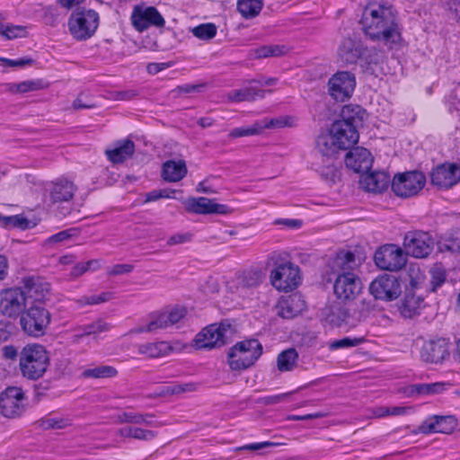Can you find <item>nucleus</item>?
Returning <instances> with one entry per match:
<instances>
[{
	"label": "nucleus",
	"mask_w": 460,
	"mask_h": 460,
	"mask_svg": "<svg viewBox=\"0 0 460 460\" xmlns=\"http://www.w3.org/2000/svg\"><path fill=\"white\" fill-rule=\"evenodd\" d=\"M359 22L366 36L372 40L395 44L401 40L397 12L387 3H369Z\"/></svg>",
	"instance_id": "1"
},
{
	"label": "nucleus",
	"mask_w": 460,
	"mask_h": 460,
	"mask_svg": "<svg viewBox=\"0 0 460 460\" xmlns=\"http://www.w3.org/2000/svg\"><path fill=\"white\" fill-rule=\"evenodd\" d=\"M356 118L341 117L316 137L315 149L322 157L328 159L335 157L340 151L350 149L358 142L359 134L355 125Z\"/></svg>",
	"instance_id": "2"
},
{
	"label": "nucleus",
	"mask_w": 460,
	"mask_h": 460,
	"mask_svg": "<svg viewBox=\"0 0 460 460\" xmlns=\"http://www.w3.org/2000/svg\"><path fill=\"white\" fill-rule=\"evenodd\" d=\"M49 364V351L41 344L29 343L20 352L19 368L22 376L29 380L42 377Z\"/></svg>",
	"instance_id": "3"
},
{
	"label": "nucleus",
	"mask_w": 460,
	"mask_h": 460,
	"mask_svg": "<svg viewBox=\"0 0 460 460\" xmlns=\"http://www.w3.org/2000/svg\"><path fill=\"white\" fill-rule=\"evenodd\" d=\"M51 323V314L40 304H33L20 316L22 330L29 336L40 338L45 335Z\"/></svg>",
	"instance_id": "4"
},
{
	"label": "nucleus",
	"mask_w": 460,
	"mask_h": 460,
	"mask_svg": "<svg viewBox=\"0 0 460 460\" xmlns=\"http://www.w3.org/2000/svg\"><path fill=\"white\" fill-rule=\"evenodd\" d=\"M259 358V340L246 339L234 345L227 356L232 370L246 369Z\"/></svg>",
	"instance_id": "5"
},
{
	"label": "nucleus",
	"mask_w": 460,
	"mask_h": 460,
	"mask_svg": "<svg viewBox=\"0 0 460 460\" xmlns=\"http://www.w3.org/2000/svg\"><path fill=\"white\" fill-rule=\"evenodd\" d=\"M98 25L99 14L92 9L76 11L71 14L68 20L69 31L78 40L90 39Z\"/></svg>",
	"instance_id": "6"
},
{
	"label": "nucleus",
	"mask_w": 460,
	"mask_h": 460,
	"mask_svg": "<svg viewBox=\"0 0 460 460\" xmlns=\"http://www.w3.org/2000/svg\"><path fill=\"white\" fill-rule=\"evenodd\" d=\"M270 283L279 291H293L301 283L299 267L290 261L277 265L270 272Z\"/></svg>",
	"instance_id": "7"
},
{
	"label": "nucleus",
	"mask_w": 460,
	"mask_h": 460,
	"mask_svg": "<svg viewBox=\"0 0 460 460\" xmlns=\"http://www.w3.org/2000/svg\"><path fill=\"white\" fill-rule=\"evenodd\" d=\"M425 175L418 171H411L394 175L391 182L394 193L401 198L412 197L423 189Z\"/></svg>",
	"instance_id": "8"
},
{
	"label": "nucleus",
	"mask_w": 460,
	"mask_h": 460,
	"mask_svg": "<svg viewBox=\"0 0 460 460\" xmlns=\"http://www.w3.org/2000/svg\"><path fill=\"white\" fill-rule=\"evenodd\" d=\"M26 401L22 388L7 387L0 394V414L8 419L21 417L26 411Z\"/></svg>",
	"instance_id": "9"
},
{
	"label": "nucleus",
	"mask_w": 460,
	"mask_h": 460,
	"mask_svg": "<svg viewBox=\"0 0 460 460\" xmlns=\"http://www.w3.org/2000/svg\"><path fill=\"white\" fill-rule=\"evenodd\" d=\"M26 295L20 288H10L0 292V313L2 315L16 319L26 308Z\"/></svg>",
	"instance_id": "10"
},
{
	"label": "nucleus",
	"mask_w": 460,
	"mask_h": 460,
	"mask_svg": "<svg viewBox=\"0 0 460 460\" xmlns=\"http://www.w3.org/2000/svg\"><path fill=\"white\" fill-rule=\"evenodd\" d=\"M406 253L396 244L380 247L374 256L376 266L382 270L397 271L406 264Z\"/></svg>",
	"instance_id": "11"
},
{
	"label": "nucleus",
	"mask_w": 460,
	"mask_h": 460,
	"mask_svg": "<svg viewBox=\"0 0 460 460\" xmlns=\"http://www.w3.org/2000/svg\"><path fill=\"white\" fill-rule=\"evenodd\" d=\"M361 289V280L356 274L353 272L338 273L333 284L334 295L338 300L344 303L351 302L360 294Z\"/></svg>",
	"instance_id": "12"
},
{
	"label": "nucleus",
	"mask_w": 460,
	"mask_h": 460,
	"mask_svg": "<svg viewBox=\"0 0 460 460\" xmlns=\"http://www.w3.org/2000/svg\"><path fill=\"white\" fill-rule=\"evenodd\" d=\"M356 84V76L353 73L339 71L329 79L328 93L335 101L343 102L350 98Z\"/></svg>",
	"instance_id": "13"
},
{
	"label": "nucleus",
	"mask_w": 460,
	"mask_h": 460,
	"mask_svg": "<svg viewBox=\"0 0 460 460\" xmlns=\"http://www.w3.org/2000/svg\"><path fill=\"white\" fill-rule=\"evenodd\" d=\"M434 246L431 235L424 231H410L403 239V248L406 255L415 258L428 257Z\"/></svg>",
	"instance_id": "14"
},
{
	"label": "nucleus",
	"mask_w": 460,
	"mask_h": 460,
	"mask_svg": "<svg viewBox=\"0 0 460 460\" xmlns=\"http://www.w3.org/2000/svg\"><path fill=\"white\" fill-rule=\"evenodd\" d=\"M369 291L376 299L393 301L401 295L402 288L395 276L384 274L370 283Z\"/></svg>",
	"instance_id": "15"
},
{
	"label": "nucleus",
	"mask_w": 460,
	"mask_h": 460,
	"mask_svg": "<svg viewBox=\"0 0 460 460\" xmlns=\"http://www.w3.org/2000/svg\"><path fill=\"white\" fill-rule=\"evenodd\" d=\"M449 356L450 342L445 338L425 341L420 349V358L427 364H442Z\"/></svg>",
	"instance_id": "16"
},
{
	"label": "nucleus",
	"mask_w": 460,
	"mask_h": 460,
	"mask_svg": "<svg viewBox=\"0 0 460 460\" xmlns=\"http://www.w3.org/2000/svg\"><path fill=\"white\" fill-rule=\"evenodd\" d=\"M131 22L134 28L142 32L150 26L164 27L165 21L154 6L136 5L131 13Z\"/></svg>",
	"instance_id": "17"
},
{
	"label": "nucleus",
	"mask_w": 460,
	"mask_h": 460,
	"mask_svg": "<svg viewBox=\"0 0 460 460\" xmlns=\"http://www.w3.org/2000/svg\"><path fill=\"white\" fill-rule=\"evenodd\" d=\"M226 325L210 324L195 336L193 346L197 349H211L221 347L226 344Z\"/></svg>",
	"instance_id": "18"
},
{
	"label": "nucleus",
	"mask_w": 460,
	"mask_h": 460,
	"mask_svg": "<svg viewBox=\"0 0 460 460\" xmlns=\"http://www.w3.org/2000/svg\"><path fill=\"white\" fill-rule=\"evenodd\" d=\"M456 424V420L452 415H432L421 422L416 433L424 435L432 433L449 434L455 430Z\"/></svg>",
	"instance_id": "19"
},
{
	"label": "nucleus",
	"mask_w": 460,
	"mask_h": 460,
	"mask_svg": "<svg viewBox=\"0 0 460 460\" xmlns=\"http://www.w3.org/2000/svg\"><path fill=\"white\" fill-rule=\"evenodd\" d=\"M460 180L459 168L456 164H443L437 166L430 173V181L440 189H448Z\"/></svg>",
	"instance_id": "20"
},
{
	"label": "nucleus",
	"mask_w": 460,
	"mask_h": 460,
	"mask_svg": "<svg viewBox=\"0 0 460 460\" xmlns=\"http://www.w3.org/2000/svg\"><path fill=\"white\" fill-rule=\"evenodd\" d=\"M77 188L73 181L66 178H58L51 181L46 191L52 204L70 201Z\"/></svg>",
	"instance_id": "21"
},
{
	"label": "nucleus",
	"mask_w": 460,
	"mask_h": 460,
	"mask_svg": "<svg viewBox=\"0 0 460 460\" xmlns=\"http://www.w3.org/2000/svg\"><path fill=\"white\" fill-rule=\"evenodd\" d=\"M390 175L383 171H374L363 173L359 184L363 190L373 193H382L391 185Z\"/></svg>",
	"instance_id": "22"
},
{
	"label": "nucleus",
	"mask_w": 460,
	"mask_h": 460,
	"mask_svg": "<svg viewBox=\"0 0 460 460\" xmlns=\"http://www.w3.org/2000/svg\"><path fill=\"white\" fill-rule=\"evenodd\" d=\"M373 164L370 152L361 146L352 148L345 156V164L355 172H368Z\"/></svg>",
	"instance_id": "23"
},
{
	"label": "nucleus",
	"mask_w": 460,
	"mask_h": 460,
	"mask_svg": "<svg viewBox=\"0 0 460 460\" xmlns=\"http://www.w3.org/2000/svg\"><path fill=\"white\" fill-rule=\"evenodd\" d=\"M186 208L196 214H226L228 211L226 205L218 204L205 197L189 199L186 201Z\"/></svg>",
	"instance_id": "24"
},
{
	"label": "nucleus",
	"mask_w": 460,
	"mask_h": 460,
	"mask_svg": "<svg viewBox=\"0 0 460 460\" xmlns=\"http://www.w3.org/2000/svg\"><path fill=\"white\" fill-rule=\"evenodd\" d=\"M305 308V303L297 294L281 297L277 304V314L284 319H291Z\"/></svg>",
	"instance_id": "25"
},
{
	"label": "nucleus",
	"mask_w": 460,
	"mask_h": 460,
	"mask_svg": "<svg viewBox=\"0 0 460 460\" xmlns=\"http://www.w3.org/2000/svg\"><path fill=\"white\" fill-rule=\"evenodd\" d=\"M363 44L351 38H344L338 48L339 59L347 64L354 65L362 56Z\"/></svg>",
	"instance_id": "26"
},
{
	"label": "nucleus",
	"mask_w": 460,
	"mask_h": 460,
	"mask_svg": "<svg viewBox=\"0 0 460 460\" xmlns=\"http://www.w3.org/2000/svg\"><path fill=\"white\" fill-rule=\"evenodd\" d=\"M24 293L36 302H40L49 294L50 285L40 277H28L22 279Z\"/></svg>",
	"instance_id": "27"
},
{
	"label": "nucleus",
	"mask_w": 460,
	"mask_h": 460,
	"mask_svg": "<svg viewBox=\"0 0 460 460\" xmlns=\"http://www.w3.org/2000/svg\"><path fill=\"white\" fill-rule=\"evenodd\" d=\"M135 144L130 139H123L116 142L114 146L107 149V158L113 164H121L133 155Z\"/></svg>",
	"instance_id": "28"
},
{
	"label": "nucleus",
	"mask_w": 460,
	"mask_h": 460,
	"mask_svg": "<svg viewBox=\"0 0 460 460\" xmlns=\"http://www.w3.org/2000/svg\"><path fill=\"white\" fill-rule=\"evenodd\" d=\"M188 172L184 160H167L162 165L161 176L167 182H178Z\"/></svg>",
	"instance_id": "29"
},
{
	"label": "nucleus",
	"mask_w": 460,
	"mask_h": 460,
	"mask_svg": "<svg viewBox=\"0 0 460 460\" xmlns=\"http://www.w3.org/2000/svg\"><path fill=\"white\" fill-rule=\"evenodd\" d=\"M73 424V419L69 415L49 413L36 420L35 425L43 429H64Z\"/></svg>",
	"instance_id": "30"
},
{
	"label": "nucleus",
	"mask_w": 460,
	"mask_h": 460,
	"mask_svg": "<svg viewBox=\"0 0 460 460\" xmlns=\"http://www.w3.org/2000/svg\"><path fill=\"white\" fill-rule=\"evenodd\" d=\"M138 353L148 358H161L167 356L172 351V347L167 341H156L137 346Z\"/></svg>",
	"instance_id": "31"
},
{
	"label": "nucleus",
	"mask_w": 460,
	"mask_h": 460,
	"mask_svg": "<svg viewBox=\"0 0 460 460\" xmlns=\"http://www.w3.org/2000/svg\"><path fill=\"white\" fill-rule=\"evenodd\" d=\"M358 266L355 254L352 252H340L333 261V270L335 272H352Z\"/></svg>",
	"instance_id": "32"
},
{
	"label": "nucleus",
	"mask_w": 460,
	"mask_h": 460,
	"mask_svg": "<svg viewBox=\"0 0 460 460\" xmlns=\"http://www.w3.org/2000/svg\"><path fill=\"white\" fill-rule=\"evenodd\" d=\"M441 252H460V230L456 229L447 234L438 243Z\"/></svg>",
	"instance_id": "33"
},
{
	"label": "nucleus",
	"mask_w": 460,
	"mask_h": 460,
	"mask_svg": "<svg viewBox=\"0 0 460 460\" xmlns=\"http://www.w3.org/2000/svg\"><path fill=\"white\" fill-rule=\"evenodd\" d=\"M423 299L420 296H416L413 294H406L401 305V313L404 317H412L418 314Z\"/></svg>",
	"instance_id": "34"
},
{
	"label": "nucleus",
	"mask_w": 460,
	"mask_h": 460,
	"mask_svg": "<svg viewBox=\"0 0 460 460\" xmlns=\"http://www.w3.org/2000/svg\"><path fill=\"white\" fill-rule=\"evenodd\" d=\"M252 85L241 89H234L228 93V98L232 102H243L254 100L258 93L257 82L253 81Z\"/></svg>",
	"instance_id": "35"
},
{
	"label": "nucleus",
	"mask_w": 460,
	"mask_h": 460,
	"mask_svg": "<svg viewBox=\"0 0 460 460\" xmlns=\"http://www.w3.org/2000/svg\"><path fill=\"white\" fill-rule=\"evenodd\" d=\"M48 86L42 79L26 80L18 84H12L9 90L13 93H26L44 89Z\"/></svg>",
	"instance_id": "36"
},
{
	"label": "nucleus",
	"mask_w": 460,
	"mask_h": 460,
	"mask_svg": "<svg viewBox=\"0 0 460 460\" xmlns=\"http://www.w3.org/2000/svg\"><path fill=\"white\" fill-rule=\"evenodd\" d=\"M118 433L123 438H132L138 440H152L156 437L153 430L143 429L137 427H124L118 430Z\"/></svg>",
	"instance_id": "37"
},
{
	"label": "nucleus",
	"mask_w": 460,
	"mask_h": 460,
	"mask_svg": "<svg viewBox=\"0 0 460 460\" xmlns=\"http://www.w3.org/2000/svg\"><path fill=\"white\" fill-rule=\"evenodd\" d=\"M118 371L111 366H98L84 370L81 376L84 378H111L116 376Z\"/></svg>",
	"instance_id": "38"
},
{
	"label": "nucleus",
	"mask_w": 460,
	"mask_h": 460,
	"mask_svg": "<svg viewBox=\"0 0 460 460\" xmlns=\"http://www.w3.org/2000/svg\"><path fill=\"white\" fill-rule=\"evenodd\" d=\"M450 386V383L436 382L430 384H417L414 385L413 389L418 394L431 395L441 394Z\"/></svg>",
	"instance_id": "39"
},
{
	"label": "nucleus",
	"mask_w": 460,
	"mask_h": 460,
	"mask_svg": "<svg viewBox=\"0 0 460 460\" xmlns=\"http://www.w3.org/2000/svg\"><path fill=\"white\" fill-rule=\"evenodd\" d=\"M298 354L295 349L282 351L278 357V367L280 371H290L296 366Z\"/></svg>",
	"instance_id": "40"
},
{
	"label": "nucleus",
	"mask_w": 460,
	"mask_h": 460,
	"mask_svg": "<svg viewBox=\"0 0 460 460\" xmlns=\"http://www.w3.org/2000/svg\"><path fill=\"white\" fill-rule=\"evenodd\" d=\"M168 322L166 320L164 313L158 314L152 317V320L146 327H139L133 329L129 332V333H141V332H154L158 329L167 328Z\"/></svg>",
	"instance_id": "41"
},
{
	"label": "nucleus",
	"mask_w": 460,
	"mask_h": 460,
	"mask_svg": "<svg viewBox=\"0 0 460 460\" xmlns=\"http://www.w3.org/2000/svg\"><path fill=\"white\" fill-rule=\"evenodd\" d=\"M359 59L367 66V69H370L372 66H377L383 62L384 54L376 48L367 49L363 47L362 56Z\"/></svg>",
	"instance_id": "42"
},
{
	"label": "nucleus",
	"mask_w": 460,
	"mask_h": 460,
	"mask_svg": "<svg viewBox=\"0 0 460 460\" xmlns=\"http://www.w3.org/2000/svg\"><path fill=\"white\" fill-rule=\"evenodd\" d=\"M237 10L245 19L254 18L259 14V0H237Z\"/></svg>",
	"instance_id": "43"
},
{
	"label": "nucleus",
	"mask_w": 460,
	"mask_h": 460,
	"mask_svg": "<svg viewBox=\"0 0 460 460\" xmlns=\"http://www.w3.org/2000/svg\"><path fill=\"white\" fill-rule=\"evenodd\" d=\"M111 329V326L103 322L102 320H97L89 324H85L79 328L82 332H79L75 335V338H83L84 336H89L92 334H97L101 332H107Z\"/></svg>",
	"instance_id": "44"
},
{
	"label": "nucleus",
	"mask_w": 460,
	"mask_h": 460,
	"mask_svg": "<svg viewBox=\"0 0 460 460\" xmlns=\"http://www.w3.org/2000/svg\"><path fill=\"white\" fill-rule=\"evenodd\" d=\"M323 163H326L324 165H317L315 171L326 181H335L337 178V170L333 164L334 157L328 159L327 157H323Z\"/></svg>",
	"instance_id": "45"
},
{
	"label": "nucleus",
	"mask_w": 460,
	"mask_h": 460,
	"mask_svg": "<svg viewBox=\"0 0 460 460\" xmlns=\"http://www.w3.org/2000/svg\"><path fill=\"white\" fill-rule=\"evenodd\" d=\"M217 26L214 23H203L191 29L192 34L203 40L213 39L217 34Z\"/></svg>",
	"instance_id": "46"
},
{
	"label": "nucleus",
	"mask_w": 460,
	"mask_h": 460,
	"mask_svg": "<svg viewBox=\"0 0 460 460\" xmlns=\"http://www.w3.org/2000/svg\"><path fill=\"white\" fill-rule=\"evenodd\" d=\"M329 313H326L328 320L332 323H340L346 322L349 318V312L341 308L339 304H333L326 308Z\"/></svg>",
	"instance_id": "47"
},
{
	"label": "nucleus",
	"mask_w": 460,
	"mask_h": 460,
	"mask_svg": "<svg viewBox=\"0 0 460 460\" xmlns=\"http://www.w3.org/2000/svg\"><path fill=\"white\" fill-rule=\"evenodd\" d=\"M431 290L436 291L445 282L447 274L441 264H435L429 270Z\"/></svg>",
	"instance_id": "48"
},
{
	"label": "nucleus",
	"mask_w": 460,
	"mask_h": 460,
	"mask_svg": "<svg viewBox=\"0 0 460 460\" xmlns=\"http://www.w3.org/2000/svg\"><path fill=\"white\" fill-rule=\"evenodd\" d=\"M296 117H273L265 123L267 128H282L296 126Z\"/></svg>",
	"instance_id": "49"
},
{
	"label": "nucleus",
	"mask_w": 460,
	"mask_h": 460,
	"mask_svg": "<svg viewBox=\"0 0 460 460\" xmlns=\"http://www.w3.org/2000/svg\"><path fill=\"white\" fill-rule=\"evenodd\" d=\"M363 342L362 338H350L345 337L341 340L333 341L330 343L329 348L331 350H337L345 348L356 347Z\"/></svg>",
	"instance_id": "50"
},
{
	"label": "nucleus",
	"mask_w": 460,
	"mask_h": 460,
	"mask_svg": "<svg viewBox=\"0 0 460 460\" xmlns=\"http://www.w3.org/2000/svg\"><path fill=\"white\" fill-rule=\"evenodd\" d=\"M288 52L285 45H267L261 46V58L280 57Z\"/></svg>",
	"instance_id": "51"
},
{
	"label": "nucleus",
	"mask_w": 460,
	"mask_h": 460,
	"mask_svg": "<svg viewBox=\"0 0 460 460\" xmlns=\"http://www.w3.org/2000/svg\"><path fill=\"white\" fill-rule=\"evenodd\" d=\"M25 28L20 25L6 23L1 36L6 40H13L25 35Z\"/></svg>",
	"instance_id": "52"
},
{
	"label": "nucleus",
	"mask_w": 460,
	"mask_h": 460,
	"mask_svg": "<svg viewBox=\"0 0 460 460\" xmlns=\"http://www.w3.org/2000/svg\"><path fill=\"white\" fill-rule=\"evenodd\" d=\"M112 295L110 292H103L100 295L82 296L79 299L81 305H98L109 301Z\"/></svg>",
	"instance_id": "53"
},
{
	"label": "nucleus",
	"mask_w": 460,
	"mask_h": 460,
	"mask_svg": "<svg viewBox=\"0 0 460 460\" xmlns=\"http://www.w3.org/2000/svg\"><path fill=\"white\" fill-rule=\"evenodd\" d=\"M199 385L197 383L176 384L167 387V393L171 394H180L182 393H190L197 391Z\"/></svg>",
	"instance_id": "54"
},
{
	"label": "nucleus",
	"mask_w": 460,
	"mask_h": 460,
	"mask_svg": "<svg viewBox=\"0 0 460 460\" xmlns=\"http://www.w3.org/2000/svg\"><path fill=\"white\" fill-rule=\"evenodd\" d=\"M95 106V102L90 99L85 93H80L78 97L73 102V108L75 111L83 109H92Z\"/></svg>",
	"instance_id": "55"
},
{
	"label": "nucleus",
	"mask_w": 460,
	"mask_h": 460,
	"mask_svg": "<svg viewBox=\"0 0 460 460\" xmlns=\"http://www.w3.org/2000/svg\"><path fill=\"white\" fill-rule=\"evenodd\" d=\"M186 311L183 307H176L168 313H164L169 326L179 323L184 317Z\"/></svg>",
	"instance_id": "56"
},
{
	"label": "nucleus",
	"mask_w": 460,
	"mask_h": 460,
	"mask_svg": "<svg viewBox=\"0 0 460 460\" xmlns=\"http://www.w3.org/2000/svg\"><path fill=\"white\" fill-rule=\"evenodd\" d=\"M140 92L137 89L131 88L121 91L114 92L113 98L117 101H130L139 95Z\"/></svg>",
	"instance_id": "57"
},
{
	"label": "nucleus",
	"mask_w": 460,
	"mask_h": 460,
	"mask_svg": "<svg viewBox=\"0 0 460 460\" xmlns=\"http://www.w3.org/2000/svg\"><path fill=\"white\" fill-rule=\"evenodd\" d=\"M0 62L4 66L14 67V66H25L31 65L33 60L30 58H21L18 59H10L6 58H0Z\"/></svg>",
	"instance_id": "58"
},
{
	"label": "nucleus",
	"mask_w": 460,
	"mask_h": 460,
	"mask_svg": "<svg viewBox=\"0 0 460 460\" xmlns=\"http://www.w3.org/2000/svg\"><path fill=\"white\" fill-rule=\"evenodd\" d=\"M133 270H134L133 265L123 263V264L113 265L112 267H111L108 270L107 272L110 276H118V275L130 273L133 271Z\"/></svg>",
	"instance_id": "59"
},
{
	"label": "nucleus",
	"mask_w": 460,
	"mask_h": 460,
	"mask_svg": "<svg viewBox=\"0 0 460 460\" xmlns=\"http://www.w3.org/2000/svg\"><path fill=\"white\" fill-rule=\"evenodd\" d=\"M140 413L132 411H124L119 415L118 419L120 423H134L140 424Z\"/></svg>",
	"instance_id": "60"
},
{
	"label": "nucleus",
	"mask_w": 460,
	"mask_h": 460,
	"mask_svg": "<svg viewBox=\"0 0 460 460\" xmlns=\"http://www.w3.org/2000/svg\"><path fill=\"white\" fill-rule=\"evenodd\" d=\"M192 235L189 233L175 234L170 236L167 240V244L170 246L185 243L190 241Z\"/></svg>",
	"instance_id": "61"
},
{
	"label": "nucleus",
	"mask_w": 460,
	"mask_h": 460,
	"mask_svg": "<svg viewBox=\"0 0 460 460\" xmlns=\"http://www.w3.org/2000/svg\"><path fill=\"white\" fill-rule=\"evenodd\" d=\"M365 110L358 104L344 105L340 112V115H364Z\"/></svg>",
	"instance_id": "62"
},
{
	"label": "nucleus",
	"mask_w": 460,
	"mask_h": 460,
	"mask_svg": "<svg viewBox=\"0 0 460 460\" xmlns=\"http://www.w3.org/2000/svg\"><path fill=\"white\" fill-rule=\"evenodd\" d=\"M256 133H257V128L254 127H252V128L242 127V128H234L230 132L229 135L232 137H244V136L255 135Z\"/></svg>",
	"instance_id": "63"
},
{
	"label": "nucleus",
	"mask_w": 460,
	"mask_h": 460,
	"mask_svg": "<svg viewBox=\"0 0 460 460\" xmlns=\"http://www.w3.org/2000/svg\"><path fill=\"white\" fill-rule=\"evenodd\" d=\"M3 358L7 360H15L20 357L17 349L13 345H5L1 349Z\"/></svg>",
	"instance_id": "64"
}]
</instances>
